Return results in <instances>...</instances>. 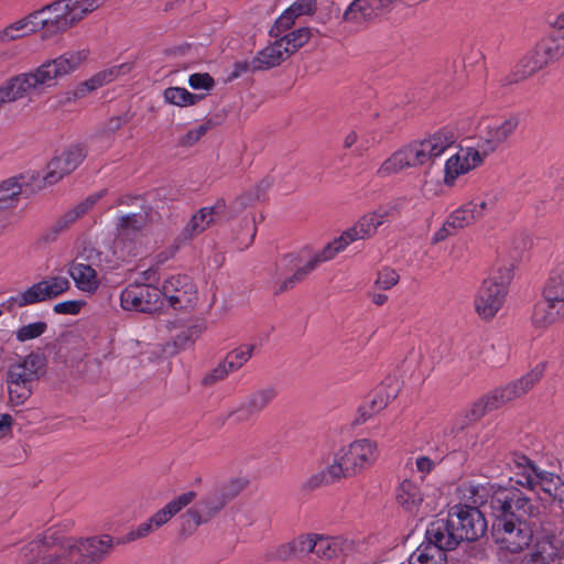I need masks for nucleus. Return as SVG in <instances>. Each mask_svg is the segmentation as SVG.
Returning a JSON list of instances; mask_svg holds the SVG:
<instances>
[{
	"label": "nucleus",
	"instance_id": "obj_1",
	"mask_svg": "<svg viewBox=\"0 0 564 564\" xmlns=\"http://www.w3.org/2000/svg\"><path fill=\"white\" fill-rule=\"evenodd\" d=\"M474 503H489L494 518L491 535L501 550L520 553L532 542L529 522L540 513V505L516 487L484 486L471 489Z\"/></svg>",
	"mask_w": 564,
	"mask_h": 564
},
{
	"label": "nucleus",
	"instance_id": "obj_2",
	"mask_svg": "<svg viewBox=\"0 0 564 564\" xmlns=\"http://www.w3.org/2000/svg\"><path fill=\"white\" fill-rule=\"evenodd\" d=\"M486 530L487 522L478 508L454 506L447 518L436 519L427 525L414 562L422 558L434 561V564H446L447 551L455 550L463 541L478 540Z\"/></svg>",
	"mask_w": 564,
	"mask_h": 564
},
{
	"label": "nucleus",
	"instance_id": "obj_3",
	"mask_svg": "<svg viewBox=\"0 0 564 564\" xmlns=\"http://www.w3.org/2000/svg\"><path fill=\"white\" fill-rule=\"evenodd\" d=\"M41 538L48 547L50 564H98L113 545L108 534L78 539L55 528L47 529Z\"/></svg>",
	"mask_w": 564,
	"mask_h": 564
},
{
	"label": "nucleus",
	"instance_id": "obj_4",
	"mask_svg": "<svg viewBox=\"0 0 564 564\" xmlns=\"http://www.w3.org/2000/svg\"><path fill=\"white\" fill-rule=\"evenodd\" d=\"M456 141L454 133L442 129L430 137L411 142L386 159L377 171L380 177L397 174L405 169L417 167L434 161Z\"/></svg>",
	"mask_w": 564,
	"mask_h": 564
},
{
	"label": "nucleus",
	"instance_id": "obj_5",
	"mask_svg": "<svg viewBox=\"0 0 564 564\" xmlns=\"http://www.w3.org/2000/svg\"><path fill=\"white\" fill-rule=\"evenodd\" d=\"M544 372L543 365H536L521 378L497 388L474 402L465 411L466 424L478 421L488 411L499 409L505 403L524 395L542 378Z\"/></svg>",
	"mask_w": 564,
	"mask_h": 564
},
{
	"label": "nucleus",
	"instance_id": "obj_6",
	"mask_svg": "<svg viewBox=\"0 0 564 564\" xmlns=\"http://www.w3.org/2000/svg\"><path fill=\"white\" fill-rule=\"evenodd\" d=\"M508 465L514 470L517 485L532 491L540 489L562 507L564 506V480L560 475L541 468L520 453H512Z\"/></svg>",
	"mask_w": 564,
	"mask_h": 564
},
{
	"label": "nucleus",
	"instance_id": "obj_7",
	"mask_svg": "<svg viewBox=\"0 0 564 564\" xmlns=\"http://www.w3.org/2000/svg\"><path fill=\"white\" fill-rule=\"evenodd\" d=\"M45 366L46 359L39 351H32L9 366L6 383L9 400L12 404H23L31 397L33 386L39 380Z\"/></svg>",
	"mask_w": 564,
	"mask_h": 564
},
{
	"label": "nucleus",
	"instance_id": "obj_8",
	"mask_svg": "<svg viewBox=\"0 0 564 564\" xmlns=\"http://www.w3.org/2000/svg\"><path fill=\"white\" fill-rule=\"evenodd\" d=\"M564 55V29L558 26L557 35L540 42L516 65L510 83H518L532 76L549 63Z\"/></svg>",
	"mask_w": 564,
	"mask_h": 564
},
{
	"label": "nucleus",
	"instance_id": "obj_9",
	"mask_svg": "<svg viewBox=\"0 0 564 564\" xmlns=\"http://www.w3.org/2000/svg\"><path fill=\"white\" fill-rule=\"evenodd\" d=\"M379 456L378 445L369 438H359L349 445L341 447L334 459L339 467L344 478L355 477L370 468Z\"/></svg>",
	"mask_w": 564,
	"mask_h": 564
},
{
	"label": "nucleus",
	"instance_id": "obj_10",
	"mask_svg": "<svg viewBox=\"0 0 564 564\" xmlns=\"http://www.w3.org/2000/svg\"><path fill=\"white\" fill-rule=\"evenodd\" d=\"M98 8L96 0H59L46 8L42 23L48 32L66 31Z\"/></svg>",
	"mask_w": 564,
	"mask_h": 564
},
{
	"label": "nucleus",
	"instance_id": "obj_11",
	"mask_svg": "<svg viewBox=\"0 0 564 564\" xmlns=\"http://www.w3.org/2000/svg\"><path fill=\"white\" fill-rule=\"evenodd\" d=\"M120 304L124 311L152 314L162 308V292L152 283L133 282L121 291Z\"/></svg>",
	"mask_w": 564,
	"mask_h": 564
},
{
	"label": "nucleus",
	"instance_id": "obj_12",
	"mask_svg": "<svg viewBox=\"0 0 564 564\" xmlns=\"http://www.w3.org/2000/svg\"><path fill=\"white\" fill-rule=\"evenodd\" d=\"M69 281L66 276L55 275L34 283L24 292L10 296L4 305L8 310L13 306L23 307L26 305L45 302L59 296L69 289Z\"/></svg>",
	"mask_w": 564,
	"mask_h": 564
},
{
	"label": "nucleus",
	"instance_id": "obj_13",
	"mask_svg": "<svg viewBox=\"0 0 564 564\" xmlns=\"http://www.w3.org/2000/svg\"><path fill=\"white\" fill-rule=\"evenodd\" d=\"M151 216V207H142L139 213L120 215L116 223L117 235L115 239V248L120 243L128 241L120 250L118 256L124 260L127 257L135 254V241L138 235L148 226Z\"/></svg>",
	"mask_w": 564,
	"mask_h": 564
},
{
	"label": "nucleus",
	"instance_id": "obj_14",
	"mask_svg": "<svg viewBox=\"0 0 564 564\" xmlns=\"http://www.w3.org/2000/svg\"><path fill=\"white\" fill-rule=\"evenodd\" d=\"M161 292L162 299L174 310L193 307L197 302L196 285L186 274H175L164 280Z\"/></svg>",
	"mask_w": 564,
	"mask_h": 564
},
{
	"label": "nucleus",
	"instance_id": "obj_15",
	"mask_svg": "<svg viewBox=\"0 0 564 564\" xmlns=\"http://www.w3.org/2000/svg\"><path fill=\"white\" fill-rule=\"evenodd\" d=\"M508 293V282L489 278L485 280L475 299V310L484 319L492 318L502 307Z\"/></svg>",
	"mask_w": 564,
	"mask_h": 564
},
{
	"label": "nucleus",
	"instance_id": "obj_16",
	"mask_svg": "<svg viewBox=\"0 0 564 564\" xmlns=\"http://www.w3.org/2000/svg\"><path fill=\"white\" fill-rule=\"evenodd\" d=\"M326 262L322 260V256L319 252H316L311 259H308L305 263H302V260L299 254H286L284 256L279 264V270L284 272L285 270L294 271L288 278H284L276 285L274 293H283L291 289H293L299 283L303 282L311 272H313L319 264Z\"/></svg>",
	"mask_w": 564,
	"mask_h": 564
},
{
	"label": "nucleus",
	"instance_id": "obj_17",
	"mask_svg": "<svg viewBox=\"0 0 564 564\" xmlns=\"http://www.w3.org/2000/svg\"><path fill=\"white\" fill-rule=\"evenodd\" d=\"M225 494L212 492L189 508L183 516V529L196 530L200 524L207 523L227 503Z\"/></svg>",
	"mask_w": 564,
	"mask_h": 564
},
{
	"label": "nucleus",
	"instance_id": "obj_18",
	"mask_svg": "<svg viewBox=\"0 0 564 564\" xmlns=\"http://www.w3.org/2000/svg\"><path fill=\"white\" fill-rule=\"evenodd\" d=\"M518 124L519 119L516 116L489 121L481 131V142L478 145L484 156L503 144L513 134Z\"/></svg>",
	"mask_w": 564,
	"mask_h": 564
},
{
	"label": "nucleus",
	"instance_id": "obj_19",
	"mask_svg": "<svg viewBox=\"0 0 564 564\" xmlns=\"http://www.w3.org/2000/svg\"><path fill=\"white\" fill-rule=\"evenodd\" d=\"M484 154L479 149L462 148L458 152L451 155L444 165L443 182L446 186H454L456 180L469 171L476 169L484 162Z\"/></svg>",
	"mask_w": 564,
	"mask_h": 564
},
{
	"label": "nucleus",
	"instance_id": "obj_20",
	"mask_svg": "<svg viewBox=\"0 0 564 564\" xmlns=\"http://www.w3.org/2000/svg\"><path fill=\"white\" fill-rule=\"evenodd\" d=\"M86 158V151L79 144L70 145L61 155L52 159L47 166L43 180L46 184L53 185L65 175L75 171Z\"/></svg>",
	"mask_w": 564,
	"mask_h": 564
},
{
	"label": "nucleus",
	"instance_id": "obj_21",
	"mask_svg": "<svg viewBox=\"0 0 564 564\" xmlns=\"http://www.w3.org/2000/svg\"><path fill=\"white\" fill-rule=\"evenodd\" d=\"M403 206L402 199H397L387 206H381L372 213L361 216L355 225L358 227L361 237L369 239L377 232L378 228L390 217L398 215Z\"/></svg>",
	"mask_w": 564,
	"mask_h": 564
},
{
	"label": "nucleus",
	"instance_id": "obj_22",
	"mask_svg": "<svg viewBox=\"0 0 564 564\" xmlns=\"http://www.w3.org/2000/svg\"><path fill=\"white\" fill-rule=\"evenodd\" d=\"M562 321H564V308L544 296H541L532 306L530 323L536 330L545 332Z\"/></svg>",
	"mask_w": 564,
	"mask_h": 564
},
{
	"label": "nucleus",
	"instance_id": "obj_23",
	"mask_svg": "<svg viewBox=\"0 0 564 564\" xmlns=\"http://www.w3.org/2000/svg\"><path fill=\"white\" fill-rule=\"evenodd\" d=\"M487 209L488 203L486 200L468 202L447 216V226L456 231L463 229L484 217Z\"/></svg>",
	"mask_w": 564,
	"mask_h": 564
},
{
	"label": "nucleus",
	"instance_id": "obj_24",
	"mask_svg": "<svg viewBox=\"0 0 564 564\" xmlns=\"http://www.w3.org/2000/svg\"><path fill=\"white\" fill-rule=\"evenodd\" d=\"M225 199H217L210 207L200 208L185 227V232L188 237H194L203 232L212 223L226 213Z\"/></svg>",
	"mask_w": 564,
	"mask_h": 564
},
{
	"label": "nucleus",
	"instance_id": "obj_25",
	"mask_svg": "<svg viewBox=\"0 0 564 564\" xmlns=\"http://www.w3.org/2000/svg\"><path fill=\"white\" fill-rule=\"evenodd\" d=\"M393 1L394 0H354L345 10L343 19L354 23L370 20Z\"/></svg>",
	"mask_w": 564,
	"mask_h": 564
},
{
	"label": "nucleus",
	"instance_id": "obj_26",
	"mask_svg": "<svg viewBox=\"0 0 564 564\" xmlns=\"http://www.w3.org/2000/svg\"><path fill=\"white\" fill-rule=\"evenodd\" d=\"M424 500L422 487L414 480L404 479L397 489V501L408 512L417 514Z\"/></svg>",
	"mask_w": 564,
	"mask_h": 564
},
{
	"label": "nucleus",
	"instance_id": "obj_27",
	"mask_svg": "<svg viewBox=\"0 0 564 564\" xmlns=\"http://www.w3.org/2000/svg\"><path fill=\"white\" fill-rule=\"evenodd\" d=\"M45 13H47L46 9L7 26L4 30L0 31V42L7 40H17L29 35L33 32H36L39 26L45 28L47 30V26L42 23L43 20L46 19L42 18V15Z\"/></svg>",
	"mask_w": 564,
	"mask_h": 564
},
{
	"label": "nucleus",
	"instance_id": "obj_28",
	"mask_svg": "<svg viewBox=\"0 0 564 564\" xmlns=\"http://www.w3.org/2000/svg\"><path fill=\"white\" fill-rule=\"evenodd\" d=\"M195 498V491H187L177 496L149 518L151 523L156 530L160 529L166 524L174 516L181 512L185 507L191 505Z\"/></svg>",
	"mask_w": 564,
	"mask_h": 564
},
{
	"label": "nucleus",
	"instance_id": "obj_29",
	"mask_svg": "<svg viewBox=\"0 0 564 564\" xmlns=\"http://www.w3.org/2000/svg\"><path fill=\"white\" fill-rule=\"evenodd\" d=\"M68 274L82 292L94 293L99 286L97 272L90 264L75 260L68 267Z\"/></svg>",
	"mask_w": 564,
	"mask_h": 564
},
{
	"label": "nucleus",
	"instance_id": "obj_30",
	"mask_svg": "<svg viewBox=\"0 0 564 564\" xmlns=\"http://www.w3.org/2000/svg\"><path fill=\"white\" fill-rule=\"evenodd\" d=\"M276 397V390L268 387L253 392L246 405L232 413L236 420H245L249 415L263 411Z\"/></svg>",
	"mask_w": 564,
	"mask_h": 564
},
{
	"label": "nucleus",
	"instance_id": "obj_31",
	"mask_svg": "<svg viewBox=\"0 0 564 564\" xmlns=\"http://www.w3.org/2000/svg\"><path fill=\"white\" fill-rule=\"evenodd\" d=\"M289 53L279 40L268 45L252 59V69L261 70L279 66L289 57Z\"/></svg>",
	"mask_w": 564,
	"mask_h": 564
},
{
	"label": "nucleus",
	"instance_id": "obj_32",
	"mask_svg": "<svg viewBox=\"0 0 564 564\" xmlns=\"http://www.w3.org/2000/svg\"><path fill=\"white\" fill-rule=\"evenodd\" d=\"M524 564H560L558 550L549 539L538 540L532 550L524 556Z\"/></svg>",
	"mask_w": 564,
	"mask_h": 564
},
{
	"label": "nucleus",
	"instance_id": "obj_33",
	"mask_svg": "<svg viewBox=\"0 0 564 564\" xmlns=\"http://www.w3.org/2000/svg\"><path fill=\"white\" fill-rule=\"evenodd\" d=\"M542 296L564 308V263L551 271L543 285Z\"/></svg>",
	"mask_w": 564,
	"mask_h": 564
},
{
	"label": "nucleus",
	"instance_id": "obj_34",
	"mask_svg": "<svg viewBox=\"0 0 564 564\" xmlns=\"http://www.w3.org/2000/svg\"><path fill=\"white\" fill-rule=\"evenodd\" d=\"M365 239L361 237L359 229L356 225L346 229L339 237L328 242L319 252L322 260L326 262L334 259L338 253L344 251L350 243Z\"/></svg>",
	"mask_w": 564,
	"mask_h": 564
},
{
	"label": "nucleus",
	"instance_id": "obj_35",
	"mask_svg": "<svg viewBox=\"0 0 564 564\" xmlns=\"http://www.w3.org/2000/svg\"><path fill=\"white\" fill-rule=\"evenodd\" d=\"M314 553L321 558L337 557L343 551L346 541L340 536H328L323 534H314Z\"/></svg>",
	"mask_w": 564,
	"mask_h": 564
},
{
	"label": "nucleus",
	"instance_id": "obj_36",
	"mask_svg": "<svg viewBox=\"0 0 564 564\" xmlns=\"http://www.w3.org/2000/svg\"><path fill=\"white\" fill-rule=\"evenodd\" d=\"M344 478L341 467L335 460L325 468L311 475L304 482L307 490H314L323 486L332 485Z\"/></svg>",
	"mask_w": 564,
	"mask_h": 564
},
{
	"label": "nucleus",
	"instance_id": "obj_37",
	"mask_svg": "<svg viewBox=\"0 0 564 564\" xmlns=\"http://www.w3.org/2000/svg\"><path fill=\"white\" fill-rule=\"evenodd\" d=\"M21 556L24 560L23 564H50L48 547L42 538H37L29 542L21 550Z\"/></svg>",
	"mask_w": 564,
	"mask_h": 564
},
{
	"label": "nucleus",
	"instance_id": "obj_38",
	"mask_svg": "<svg viewBox=\"0 0 564 564\" xmlns=\"http://www.w3.org/2000/svg\"><path fill=\"white\" fill-rule=\"evenodd\" d=\"M163 98L166 102L178 107H187L197 104L204 98L203 95L192 94L183 87H167L163 91Z\"/></svg>",
	"mask_w": 564,
	"mask_h": 564
},
{
	"label": "nucleus",
	"instance_id": "obj_39",
	"mask_svg": "<svg viewBox=\"0 0 564 564\" xmlns=\"http://www.w3.org/2000/svg\"><path fill=\"white\" fill-rule=\"evenodd\" d=\"M254 345L251 344H242L235 349L227 352L224 361L227 365V369L229 371L235 372L239 370L243 365H246L253 355Z\"/></svg>",
	"mask_w": 564,
	"mask_h": 564
},
{
	"label": "nucleus",
	"instance_id": "obj_40",
	"mask_svg": "<svg viewBox=\"0 0 564 564\" xmlns=\"http://www.w3.org/2000/svg\"><path fill=\"white\" fill-rule=\"evenodd\" d=\"M311 39L310 28H300L281 36L279 41L285 47L289 55H292L303 47Z\"/></svg>",
	"mask_w": 564,
	"mask_h": 564
},
{
	"label": "nucleus",
	"instance_id": "obj_41",
	"mask_svg": "<svg viewBox=\"0 0 564 564\" xmlns=\"http://www.w3.org/2000/svg\"><path fill=\"white\" fill-rule=\"evenodd\" d=\"M105 191L91 194L86 199L77 204L74 208L67 210L61 216L62 220L68 226L74 224L78 218L84 216L101 197H104Z\"/></svg>",
	"mask_w": 564,
	"mask_h": 564
},
{
	"label": "nucleus",
	"instance_id": "obj_42",
	"mask_svg": "<svg viewBox=\"0 0 564 564\" xmlns=\"http://www.w3.org/2000/svg\"><path fill=\"white\" fill-rule=\"evenodd\" d=\"M270 182L268 180H261L258 184L254 185L253 188L243 193L237 198V203L242 207H248L256 202L263 200L265 198L267 192L270 188Z\"/></svg>",
	"mask_w": 564,
	"mask_h": 564
},
{
	"label": "nucleus",
	"instance_id": "obj_43",
	"mask_svg": "<svg viewBox=\"0 0 564 564\" xmlns=\"http://www.w3.org/2000/svg\"><path fill=\"white\" fill-rule=\"evenodd\" d=\"M46 330L47 324L45 322H34L18 328L15 338L18 341L24 343L41 337Z\"/></svg>",
	"mask_w": 564,
	"mask_h": 564
},
{
	"label": "nucleus",
	"instance_id": "obj_44",
	"mask_svg": "<svg viewBox=\"0 0 564 564\" xmlns=\"http://www.w3.org/2000/svg\"><path fill=\"white\" fill-rule=\"evenodd\" d=\"M444 458V454L434 452L432 456L420 455L415 458V467L424 476L429 475Z\"/></svg>",
	"mask_w": 564,
	"mask_h": 564
},
{
	"label": "nucleus",
	"instance_id": "obj_45",
	"mask_svg": "<svg viewBox=\"0 0 564 564\" xmlns=\"http://www.w3.org/2000/svg\"><path fill=\"white\" fill-rule=\"evenodd\" d=\"M21 193V186L14 178H9L0 184V208H4Z\"/></svg>",
	"mask_w": 564,
	"mask_h": 564
},
{
	"label": "nucleus",
	"instance_id": "obj_46",
	"mask_svg": "<svg viewBox=\"0 0 564 564\" xmlns=\"http://www.w3.org/2000/svg\"><path fill=\"white\" fill-rule=\"evenodd\" d=\"M314 534H301L291 541L295 556H305L314 553Z\"/></svg>",
	"mask_w": 564,
	"mask_h": 564
},
{
	"label": "nucleus",
	"instance_id": "obj_47",
	"mask_svg": "<svg viewBox=\"0 0 564 564\" xmlns=\"http://www.w3.org/2000/svg\"><path fill=\"white\" fill-rule=\"evenodd\" d=\"M399 279L400 276L394 269L384 267L379 270L375 283L381 290H390L399 282Z\"/></svg>",
	"mask_w": 564,
	"mask_h": 564
},
{
	"label": "nucleus",
	"instance_id": "obj_48",
	"mask_svg": "<svg viewBox=\"0 0 564 564\" xmlns=\"http://www.w3.org/2000/svg\"><path fill=\"white\" fill-rule=\"evenodd\" d=\"M188 85L193 89L210 90L215 86V80L208 73H194L188 77Z\"/></svg>",
	"mask_w": 564,
	"mask_h": 564
},
{
	"label": "nucleus",
	"instance_id": "obj_49",
	"mask_svg": "<svg viewBox=\"0 0 564 564\" xmlns=\"http://www.w3.org/2000/svg\"><path fill=\"white\" fill-rule=\"evenodd\" d=\"M119 74V69L112 68L107 72L99 73L84 83L88 90H95L98 87L111 82Z\"/></svg>",
	"mask_w": 564,
	"mask_h": 564
},
{
	"label": "nucleus",
	"instance_id": "obj_50",
	"mask_svg": "<svg viewBox=\"0 0 564 564\" xmlns=\"http://www.w3.org/2000/svg\"><path fill=\"white\" fill-rule=\"evenodd\" d=\"M383 390L384 386L379 387L375 398L371 401V410L373 412L384 409L390 402V400H393L397 397L398 389H392L391 391L384 393V395Z\"/></svg>",
	"mask_w": 564,
	"mask_h": 564
},
{
	"label": "nucleus",
	"instance_id": "obj_51",
	"mask_svg": "<svg viewBox=\"0 0 564 564\" xmlns=\"http://www.w3.org/2000/svg\"><path fill=\"white\" fill-rule=\"evenodd\" d=\"M294 551L291 544V541L288 543L280 544L273 549H271L267 554L265 557L269 561H286L289 558L294 557Z\"/></svg>",
	"mask_w": 564,
	"mask_h": 564
},
{
	"label": "nucleus",
	"instance_id": "obj_52",
	"mask_svg": "<svg viewBox=\"0 0 564 564\" xmlns=\"http://www.w3.org/2000/svg\"><path fill=\"white\" fill-rule=\"evenodd\" d=\"M296 19V15L290 11V8H288L275 21L271 33H273L275 36H279L280 33L291 29V26L294 24V21Z\"/></svg>",
	"mask_w": 564,
	"mask_h": 564
},
{
	"label": "nucleus",
	"instance_id": "obj_53",
	"mask_svg": "<svg viewBox=\"0 0 564 564\" xmlns=\"http://www.w3.org/2000/svg\"><path fill=\"white\" fill-rule=\"evenodd\" d=\"M289 8L296 18L301 15H311L316 11L317 2L316 0H296Z\"/></svg>",
	"mask_w": 564,
	"mask_h": 564
},
{
	"label": "nucleus",
	"instance_id": "obj_54",
	"mask_svg": "<svg viewBox=\"0 0 564 564\" xmlns=\"http://www.w3.org/2000/svg\"><path fill=\"white\" fill-rule=\"evenodd\" d=\"M229 373H231V371L227 369L226 362L221 360L212 371L205 375L203 378V383L205 386L213 384L225 379Z\"/></svg>",
	"mask_w": 564,
	"mask_h": 564
},
{
	"label": "nucleus",
	"instance_id": "obj_55",
	"mask_svg": "<svg viewBox=\"0 0 564 564\" xmlns=\"http://www.w3.org/2000/svg\"><path fill=\"white\" fill-rule=\"evenodd\" d=\"M82 306L83 302L69 300L56 303L53 311L56 314L76 315L80 312Z\"/></svg>",
	"mask_w": 564,
	"mask_h": 564
},
{
	"label": "nucleus",
	"instance_id": "obj_56",
	"mask_svg": "<svg viewBox=\"0 0 564 564\" xmlns=\"http://www.w3.org/2000/svg\"><path fill=\"white\" fill-rule=\"evenodd\" d=\"M208 130L206 124H200L194 129H191L182 139V144L191 147L195 144Z\"/></svg>",
	"mask_w": 564,
	"mask_h": 564
},
{
	"label": "nucleus",
	"instance_id": "obj_57",
	"mask_svg": "<svg viewBox=\"0 0 564 564\" xmlns=\"http://www.w3.org/2000/svg\"><path fill=\"white\" fill-rule=\"evenodd\" d=\"M155 530L156 529L153 527L150 519H148V521L140 523L134 530L129 532L128 540L134 541L137 539L145 538Z\"/></svg>",
	"mask_w": 564,
	"mask_h": 564
},
{
	"label": "nucleus",
	"instance_id": "obj_58",
	"mask_svg": "<svg viewBox=\"0 0 564 564\" xmlns=\"http://www.w3.org/2000/svg\"><path fill=\"white\" fill-rule=\"evenodd\" d=\"M128 122L127 116H116L108 120L105 126V132L109 134H113L117 132L124 123Z\"/></svg>",
	"mask_w": 564,
	"mask_h": 564
},
{
	"label": "nucleus",
	"instance_id": "obj_59",
	"mask_svg": "<svg viewBox=\"0 0 564 564\" xmlns=\"http://www.w3.org/2000/svg\"><path fill=\"white\" fill-rule=\"evenodd\" d=\"M249 70H253L252 69V61L250 63L247 61L236 62L234 64V68L231 70V73L229 74V79L230 80L236 79V78L240 77L242 74L248 73Z\"/></svg>",
	"mask_w": 564,
	"mask_h": 564
},
{
	"label": "nucleus",
	"instance_id": "obj_60",
	"mask_svg": "<svg viewBox=\"0 0 564 564\" xmlns=\"http://www.w3.org/2000/svg\"><path fill=\"white\" fill-rule=\"evenodd\" d=\"M456 230L452 229L451 226H447V219L444 221L443 226L436 230L432 237L433 243H438L441 241H444L449 236L454 235Z\"/></svg>",
	"mask_w": 564,
	"mask_h": 564
},
{
	"label": "nucleus",
	"instance_id": "obj_61",
	"mask_svg": "<svg viewBox=\"0 0 564 564\" xmlns=\"http://www.w3.org/2000/svg\"><path fill=\"white\" fill-rule=\"evenodd\" d=\"M68 227L69 226L66 225L64 220H62V218L59 217L50 228V231L46 235V239L54 240L61 232L66 230Z\"/></svg>",
	"mask_w": 564,
	"mask_h": 564
},
{
	"label": "nucleus",
	"instance_id": "obj_62",
	"mask_svg": "<svg viewBox=\"0 0 564 564\" xmlns=\"http://www.w3.org/2000/svg\"><path fill=\"white\" fill-rule=\"evenodd\" d=\"M156 272L153 269L142 271L134 282L152 283L155 280Z\"/></svg>",
	"mask_w": 564,
	"mask_h": 564
},
{
	"label": "nucleus",
	"instance_id": "obj_63",
	"mask_svg": "<svg viewBox=\"0 0 564 564\" xmlns=\"http://www.w3.org/2000/svg\"><path fill=\"white\" fill-rule=\"evenodd\" d=\"M12 423V417L9 414L0 415V437L3 436L10 429Z\"/></svg>",
	"mask_w": 564,
	"mask_h": 564
},
{
	"label": "nucleus",
	"instance_id": "obj_64",
	"mask_svg": "<svg viewBox=\"0 0 564 564\" xmlns=\"http://www.w3.org/2000/svg\"><path fill=\"white\" fill-rule=\"evenodd\" d=\"M371 301H372L373 304H376L378 306H381V305L387 303L388 295H386L383 293H375L371 296Z\"/></svg>",
	"mask_w": 564,
	"mask_h": 564
}]
</instances>
